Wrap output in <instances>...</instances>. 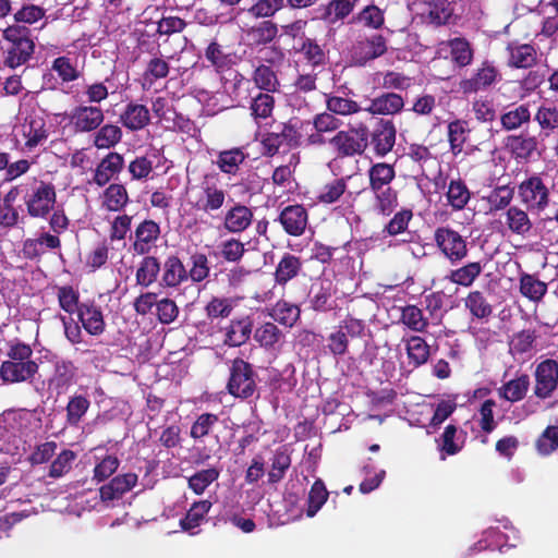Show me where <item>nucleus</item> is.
<instances>
[{
  "label": "nucleus",
  "mask_w": 558,
  "mask_h": 558,
  "mask_svg": "<svg viewBox=\"0 0 558 558\" xmlns=\"http://www.w3.org/2000/svg\"><path fill=\"white\" fill-rule=\"evenodd\" d=\"M533 376H535L533 396L538 400L549 399L558 387V362L546 359L537 363Z\"/></svg>",
  "instance_id": "9b49d317"
},
{
  "label": "nucleus",
  "mask_w": 558,
  "mask_h": 558,
  "mask_svg": "<svg viewBox=\"0 0 558 558\" xmlns=\"http://www.w3.org/2000/svg\"><path fill=\"white\" fill-rule=\"evenodd\" d=\"M252 221V209L245 205L235 204V206L227 209L223 218V228L227 232L240 233L251 227Z\"/></svg>",
  "instance_id": "cd10ccee"
},
{
  "label": "nucleus",
  "mask_w": 558,
  "mask_h": 558,
  "mask_svg": "<svg viewBox=\"0 0 558 558\" xmlns=\"http://www.w3.org/2000/svg\"><path fill=\"white\" fill-rule=\"evenodd\" d=\"M90 401L85 395H74L69 398L66 405V423L76 428L89 410Z\"/></svg>",
  "instance_id": "603ef678"
},
{
  "label": "nucleus",
  "mask_w": 558,
  "mask_h": 558,
  "mask_svg": "<svg viewBox=\"0 0 558 558\" xmlns=\"http://www.w3.org/2000/svg\"><path fill=\"white\" fill-rule=\"evenodd\" d=\"M507 66L517 70H531L537 64V48L529 43L510 41L506 46Z\"/></svg>",
  "instance_id": "4468645a"
},
{
  "label": "nucleus",
  "mask_w": 558,
  "mask_h": 558,
  "mask_svg": "<svg viewBox=\"0 0 558 558\" xmlns=\"http://www.w3.org/2000/svg\"><path fill=\"white\" fill-rule=\"evenodd\" d=\"M137 483V475L129 472L121 475H114L107 484L99 488V497L102 504H108L120 499L133 489Z\"/></svg>",
  "instance_id": "a211bd4d"
},
{
  "label": "nucleus",
  "mask_w": 558,
  "mask_h": 558,
  "mask_svg": "<svg viewBox=\"0 0 558 558\" xmlns=\"http://www.w3.org/2000/svg\"><path fill=\"white\" fill-rule=\"evenodd\" d=\"M253 84L259 92H279L280 83L276 70L265 63H259L252 73Z\"/></svg>",
  "instance_id": "37998d69"
},
{
  "label": "nucleus",
  "mask_w": 558,
  "mask_h": 558,
  "mask_svg": "<svg viewBox=\"0 0 558 558\" xmlns=\"http://www.w3.org/2000/svg\"><path fill=\"white\" fill-rule=\"evenodd\" d=\"M427 4V19L436 27L445 26L452 17L453 8L448 0H423Z\"/></svg>",
  "instance_id": "3c124183"
},
{
  "label": "nucleus",
  "mask_w": 558,
  "mask_h": 558,
  "mask_svg": "<svg viewBox=\"0 0 558 558\" xmlns=\"http://www.w3.org/2000/svg\"><path fill=\"white\" fill-rule=\"evenodd\" d=\"M258 375L252 364L241 357L233 359L230 366V377L226 389L235 399H258Z\"/></svg>",
  "instance_id": "39448f33"
},
{
  "label": "nucleus",
  "mask_w": 558,
  "mask_h": 558,
  "mask_svg": "<svg viewBox=\"0 0 558 558\" xmlns=\"http://www.w3.org/2000/svg\"><path fill=\"white\" fill-rule=\"evenodd\" d=\"M404 107L403 97L395 92H383L374 98H371L368 106L364 107L371 116H396L401 113Z\"/></svg>",
  "instance_id": "6ab92c4d"
},
{
  "label": "nucleus",
  "mask_w": 558,
  "mask_h": 558,
  "mask_svg": "<svg viewBox=\"0 0 558 558\" xmlns=\"http://www.w3.org/2000/svg\"><path fill=\"white\" fill-rule=\"evenodd\" d=\"M142 258L138 269L135 271V281L140 287L148 288L158 280V276L161 271V264L159 258L151 255H144Z\"/></svg>",
  "instance_id": "58836bf2"
},
{
  "label": "nucleus",
  "mask_w": 558,
  "mask_h": 558,
  "mask_svg": "<svg viewBox=\"0 0 558 558\" xmlns=\"http://www.w3.org/2000/svg\"><path fill=\"white\" fill-rule=\"evenodd\" d=\"M187 281L189 277L186 274V266L178 254H170L167 256L163 265H161L160 286L166 288H178Z\"/></svg>",
  "instance_id": "412c9836"
},
{
  "label": "nucleus",
  "mask_w": 558,
  "mask_h": 558,
  "mask_svg": "<svg viewBox=\"0 0 558 558\" xmlns=\"http://www.w3.org/2000/svg\"><path fill=\"white\" fill-rule=\"evenodd\" d=\"M537 138L525 135H511L507 137L506 146L510 148L517 159L527 161L537 153Z\"/></svg>",
  "instance_id": "ea45409f"
},
{
  "label": "nucleus",
  "mask_w": 558,
  "mask_h": 558,
  "mask_svg": "<svg viewBox=\"0 0 558 558\" xmlns=\"http://www.w3.org/2000/svg\"><path fill=\"white\" fill-rule=\"evenodd\" d=\"M368 189H389L396 178L395 166L388 162H376L367 170Z\"/></svg>",
  "instance_id": "72a5a7b5"
},
{
  "label": "nucleus",
  "mask_w": 558,
  "mask_h": 558,
  "mask_svg": "<svg viewBox=\"0 0 558 558\" xmlns=\"http://www.w3.org/2000/svg\"><path fill=\"white\" fill-rule=\"evenodd\" d=\"M94 146L97 149H108L120 143L122 130L119 125L107 123L96 129Z\"/></svg>",
  "instance_id": "bf43d9fd"
},
{
  "label": "nucleus",
  "mask_w": 558,
  "mask_h": 558,
  "mask_svg": "<svg viewBox=\"0 0 558 558\" xmlns=\"http://www.w3.org/2000/svg\"><path fill=\"white\" fill-rule=\"evenodd\" d=\"M308 210L303 205H288L279 213L277 221L292 238L302 236L308 227Z\"/></svg>",
  "instance_id": "ddd939ff"
},
{
  "label": "nucleus",
  "mask_w": 558,
  "mask_h": 558,
  "mask_svg": "<svg viewBox=\"0 0 558 558\" xmlns=\"http://www.w3.org/2000/svg\"><path fill=\"white\" fill-rule=\"evenodd\" d=\"M350 177L335 178L330 182L324 184L320 193L317 195L318 203L331 205L339 202L348 192V180Z\"/></svg>",
  "instance_id": "8fccbe9b"
},
{
  "label": "nucleus",
  "mask_w": 558,
  "mask_h": 558,
  "mask_svg": "<svg viewBox=\"0 0 558 558\" xmlns=\"http://www.w3.org/2000/svg\"><path fill=\"white\" fill-rule=\"evenodd\" d=\"M23 202L28 217L33 219H48L51 210L57 208L54 184L33 178L29 187L25 189Z\"/></svg>",
  "instance_id": "20e7f679"
},
{
  "label": "nucleus",
  "mask_w": 558,
  "mask_h": 558,
  "mask_svg": "<svg viewBox=\"0 0 558 558\" xmlns=\"http://www.w3.org/2000/svg\"><path fill=\"white\" fill-rule=\"evenodd\" d=\"M76 366L73 362L62 361L56 363L54 374L50 377L49 384L60 396L68 391L70 386L75 384Z\"/></svg>",
  "instance_id": "2f4dec72"
},
{
  "label": "nucleus",
  "mask_w": 558,
  "mask_h": 558,
  "mask_svg": "<svg viewBox=\"0 0 558 558\" xmlns=\"http://www.w3.org/2000/svg\"><path fill=\"white\" fill-rule=\"evenodd\" d=\"M329 145L340 158L362 156L368 147V128L361 123L340 130L329 140Z\"/></svg>",
  "instance_id": "0eeeda50"
},
{
  "label": "nucleus",
  "mask_w": 558,
  "mask_h": 558,
  "mask_svg": "<svg viewBox=\"0 0 558 558\" xmlns=\"http://www.w3.org/2000/svg\"><path fill=\"white\" fill-rule=\"evenodd\" d=\"M387 50V39L380 34H375L367 37L366 40L355 44L351 56H353L354 64L364 66L369 61L386 54Z\"/></svg>",
  "instance_id": "dca6fc26"
},
{
  "label": "nucleus",
  "mask_w": 558,
  "mask_h": 558,
  "mask_svg": "<svg viewBox=\"0 0 558 558\" xmlns=\"http://www.w3.org/2000/svg\"><path fill=\"white\" fill-rule=\"evenodd\" d=\"M5 47L3 48V64L15 70L32 59L34 45L32 31L25 26L12 25L3 31Z\"/></svg>",
  "instance_id": "7ed1b4c3"
},
{
  "label": "nucleus",
  "mask_w": 558,
  "mask_h": 558,
  "mask_svg": "<svg viewBox=\"0 0 558 558\" xmlns=\"http://www.w3.org/2000/svg\"><path fill=\"white\" fill-rule=\"evenodd\" d=\"M80 298L78 291L71 286L57 287L58 305L69 315L74 314L81 308L83 302L78 301Z\"/></svg>",
  "instance_id": "338daca9"
},
{
  "label": "nucleus",
  "mask_w": 558,
  "mask_h": 558,
  "mask_svg": "<svg viewBox=\"0 0 558 558\" xmlns=\"http://www.w3.org/2000/svg\"><path fill=\"white\" fill-rule=\"evenodd\" d=\"M295 51L303 54L304 60L307 61L312 68L325 64L326 52L315 38L303 37L301 47L295 48Z\"/></svg>",
  "instance_id": "6e6d98bb"
},
{
  "label": "nucleus",
  "mask_w": 558,
  "mask_h": 558,
  "mask_svg": "<svg viewBox=\"0 0 558 558\" xmlns=\"http://www.w3.org/2000/svg\"><path fill=\"white\" fill-rule=\"evenodd\" d=\"M123 157L121 154L110 151L101 159L99 165L96 166L94 173V183L97 186H105L109 181L122 171Z\"/></svg>",
  "instance_id": "bb28decb"
},
{
  "label": "nucleus",
  "mask_w": 558,
  "mask_h": 558,
  "mask_svg": "<svg viewBox=\"0 0 558 558\" xmlns=\"http://www.w3.org/2000/svg\"><path fill=\"white\" fill-rule=\"evenodd\" d=\"M83 329L93 336L102 335L105 331V320L100 306L95 302H83L80 311L75 313Z\"/></svg>",
  "instance_id": "4be33fe9"
},
{
  "label": "nucleus",
  "mask_w": 558,
  "mask_h": 558,
  "mask_svg": "<svg viewBox=\"0 0 558 558\" xmlns=\"http://www.w3.org/2000/svg\"><path fill=\"white\" fill-rule=\"evenodd\" d=\"M328 498L329 492L326 488L324 481L317 478L310 488L307 509H305V514H307L308 518L315 517L318 510H320L324 504L328 500Z\"/></svg>",
  "instance_id": "052dcab7"
},
{
  "label": "nucleus",
  "mask_w": 558,
  "mask_h": 558,
  "mask_svg": "<svg viewBox=\"0 0 558 558\" xmlns=\"http://www.w3.org/2000/svg\"><path fill=\"white\" fill-rule=\"evenodd\" d=\"M129 204L126 187L121 183L109 184L102 192V207L109 211H122Z\"/></svg>",
  "instance_id": "c03bdc74"
},
{
  "label": "nucleus",
  "mask_w": 558,
  "mask_h": 558,
  "mask_svg": "<svg viewBox=\"0 0 558 558\" xmlns=\"http://www.w3.org/2000/svg\"><path fill=\"white\" fill-rule=\"evenodd\" d=\"M33 350L22 341L11 342L7 360L0 363V380L3 385L32 384L39 365L32 359Z\"/></svg>",
  "instance_id": "f257e3e1"
},
{
  "label": "nucleus",
  "mask_w": 558,
  "mask_h": 558,
  "mask_svg": "<svg viewBox=\"0 0 558 558\" xmlns=\"http://www.w3.org/2000/svg\"><path fill=\"white\" fill-rule=\"evenodd\" d=\"M518 196L529 210L544 211L550 202L549 187L538 174H532L519 183Z\"/></svg>",
  "instance_id": "1a4fd4ad"
},
{
  "label": "nucleus",
  "mask_w": 558,
  "mask_h": 558,
  "mask_svg": "<svg viewBox=\"0 0 558 558\" xmlns=\"http://www.w3.org/2000/svg\"><path fill=\"white\" fill-rule=\"evenodd\" d=\"M227 192L219 186L217 172H209L203 177L199 184L187 189V205L193 210L211 214L220 210L226 203Z\"/></svg>",
  "instance_id": "f03ea898"
},
{
  "label": "nucleus",
  "mask_w": 558,
  "mask_h": 558,
  "mask_svg": "<svg viewBox=\"0 0 558 558\" xmlns=\"http://www.w3.org/2000/svg\"><path fill=\"white\" fill-rule=\"evenodd\" d=\"M397 129L393 120L379 118L374 124L373 131H368V146L373 148L376 157H385L393 150Z\"/></svg>",
  "instance_id": "f8f14e48"
},
{
  "label": "nucleus",
  "mask_w": 558,
  "mask_h": 558,
  "mask_svg": "<svg viewBox=\"0 0 558 558\" xmlns=\"http://www.w3.org/2000/svg\"><path fill=\"white\" fill-rule=\"evenodd\" d=\"M253 330V320L250 316L232 318L226 327L225 344L229 347H241L250 341Z\"/></svg>",
  "instance_id": "a878e982"
},
{
  "label": "nucleus",
  "mask_w": 558,
  "mask_h": 558,
  "mask_svg": "<svg viewBox=\"0 0 558 558\" xmlns=\"http://www.w3.org/2000/svg\"><path fill=\"white\" fill-rule=\"evenodd\" d=\"M253 338L265 349H274L282 340L283 333L276 324L265 323L257 327Z\"/></svg>",
  "instance_id": "69168bd1"
},
{
  "label": "nucleus",
  "mask_w": 558,
  "mask_h": 558,
  "mask_svg": "<svg viewBox=\"0 0 558 558\" xmlns=\"http://www.w3.org/2000/svg\"><path fill=\"white\" fill-rule=\"evenodd\" d=\"M357 2L359 0H330L324 5L320 19L329 24H336L348 17Z\"/></svg>",
  "instance_id": "a18cd8bd"
},
{
  "label": "nucleus",
  "mask_w": 558,
  "mask_h": 558,
  "mask_svg": "<svg viewBox=\"0 0 558 558\" xmlns=\"http://www.w3.org/2000/svg\"><path fill=\"white\" fill-rule=\"evenodd\" d=\"M211 507L213 502L207 499L194 501L184 518L179 521L181 531L191 535L197 534L198 532L195 530L206 521V515L210 512Z\"/></svg>",
  "instance_id": "b1692460"
},
{
  "label": "nucleus",
  "mask_w": 558,
  "mask_h": 558,
  "mask_svg": "<svg viewBox=\"0 0 558 558\" xmlns=\"http://www.w3.org/2000/svg\"><path fill=\"white\" fill-rule=\"evenodd\" d=\"M70 122L76 132L89 133L100 128L104 122L101 107L80 105L71 110Z\"/></svg>",
  "instance_id": "2eb2a0df"
},
{
  "label": "nucleus",
  "mask_w": 558,
  "mask_h": 558,
  "mask_svg": "<svg viewBox=\"0 0 558 558\" xmlns=\"http://www.w3.org/2000/svg\"><path fill=\"white\" fill-rule=\"evenodd\" d=\"M205 60L209 62L213 70L218 74L230 70L233 64L232 54L226 52L217 39L210 41L205 48Z\"/></svg>",
  "instance_id": "c9c22d12"
},
{
  "label": "nucleus",
  "mask_w": 558,
  "mask_h": 558,
  "mask_svg": "<svg viewBox=\"0 0 558 558\" xmlns=\"http://www.w3.org/2000/svg\"><path fill=\"white\" fill-rule=\"evenodd\" d=\"M405 344V351L408 356V363L412 367H420L427 363L429 357V345L418 335L410 336L409 338L402 339Z\"/></svg>",
  "instance_id": "c756f323"
},
{
  "label": "nucleus",
  "mask_w": 558,
  "mask_h": 558,
  "mask_svg": "<svg viewBox=\"0 0 558 558\" xmlns=\"http://www.w3.org/2000/svg\"><path fill=\"white\" fill-rule=\"evenodd\" d=\"M327 113L348 117L361 112L362 107L354 100L342 96L325 95Z\"/></svg>",
  "instance_id": "5fc2aeb1"
},
{
  "label": "nucleus",
  "mask_w": 558,
  "mask_h": 558,
  "mask_svg": "<svg viewBox=\"0 0 558 558\" xmlns=\"http://www.w3.org/2000/svg\"><path fill=\"white\" fill-rule=\"evenodd\" d=\"M272 93L259 92L252 97L251 101V116L255 120L269 119L272 114L276 100L274 99Z\"/></svg>",
  "instance_id": "0e129e2a"
},
{
  "label": "nucleus",
  "mask_w": 558,
  "mask_h": 558,
  "mask_svg": "<svg viewBox=\"0 0 558 558\" xmlns=\"http://www.w3.org/2000/svg\"><path fill=\"white\" fill-rule=\"evenodd\" d=\"M505 217L506 227L511 233L523 238L530 234L533 226L526 211L518 206H511L506 210Z\"/></svg>",
  "instance_id": "a19ab883"
},
{
  "label": "nucleus",
  "mask_w": 558,
  "mask_h": 558,
  "mask_svg": "<svg viewBox=\"0 0 558 558\" xmlns=\"http://www.w3.org/2000/svg\"><path fill=\"white\" fill-rule=\"evenodd\" d=\"M465 433L460 430L452 424L445 427L439 440V449L447 456H453L460 452L463 446V438Z\"/></svg>",
  "instance_id": "13d9d810"
},
{
  "label": "nucleus",
  "mask_w": 558,
  "mask_h": 558,
  "mask_svg": "<svg viewBox=\"0 0 558 558\" xmlns=\"http://www.w3.org/2000/svg\"><path fill=\"white\" fill-rule=\"evenodd\" d=\"M531 386L530 375L526 373H520L514 378L505 383L497 389V393L500 399L506 400L510 403H517L520 400H524L527 390Z\"/></svg>",
  "instance_id": "c85d7f7f"
},
{
  "label": "nucleus",
  "mask_w": 558,
  "mask_h": 558,
  "mask_svg": "<svg viewBox=\"0 0 558 558\" xmlns=\"http://www.w3.org/2000/svg\"><path fill=\"white\" fill-rule=\"evenodd\" d=\"M434 243L444 258L451 265H459L468 257L469 248L465 236L450 227H438L434 231Z\"/></svg>",
  "instance_id": "6e6552de"
},
{
  "label": "nucleus",
  "mask_w": 558,
  "mask_h": 558,
  "mask_svg": "<svg viewBox=\"0 0 558 558\" xmlns=\"http://www.w3.org/2000/svg\"><path fill=\"white\" fill-rule=\"evenodd\" d=\"M447 130L449 148H451L452 155L457 156L462 151L463 145L468 138V122L465 120L456 119L448 123Z\"/></svg>",
  "instance_id": "4d7b16f0"
},
{
  "label": "nucleus",
  "mask_w": 558,
  "mask_h": 558,
  "mask_svg": "<svg viewBox=\"0 0 558 558\" xmlns=\"http://www.w3.org/2000/svg\"><path fill=\"white\" fill-rule=\"evenodd\" d=\"M301 313L302 311L295 303L281 299L272 305L269 311V316L280 325L292 328L300 319Z\"/></svg>",
  "instance_id": "473e14b6"
},
{
  "label": "nucleus",
  "mask_w": 558,
  "mask_h": 558,
  "mask_svg": "<svg viewBox=\"0 0 558 558\" xmlns=\"http://www.w3.org/2000/svg\"><path fill=\"white\" fill-rule=\"evenodd\" d=\"M519 291L527 300L539 302L547 291V286L543 280L533 275L522 274L519 278Z\"/></svg>",
  "instance_id": "864d4df0"
},
{
  "label": "nucleus",
  "mask_w": 558,
  "mask_h": 558,
  "mask_svg": "<svg viewBox=\"0 0 558 558\" xmlns=\"http://www.w3.org/2000/svg\"><path fill=\"white\" fill-rule=\"evenodd\" d=\"M336 288L330 280H323L311 287L310 307L317 313H328L336 308Z\"/></svg>",
  "instance_id": "aec40b11"
},
{
  "label": "nucleus",
  "mask_w": 558,
  "mask_h": 558,
  "mask_svg": "<svg viewBox=\"0 0 558 558\" xmlns=\"http://www.w3.org/2000/svg\"><path fill=\"white\" fill-rule=\"evenodd\" d=\"M291 466V454L286 447L276 449L270 459L268 484L275 486L283 481L286 472Z\"/></svg>",
  "instance_id": "4c0bfd02"
},
{
  "label": "nucleus",
  "mask_w": 558,
  "mask_h": 558,
  "mask_svg": "<svg viewBox=\"0 0 558 558\" xmlns=\"http://www.w3.org/2000/svg\"><path fill=\"white\" fill-rule=\"evenodd\" d=\"M537 340L535 329H523L513 333L510 340V352L513 355H524L531 353Z\"/></svg>",
  "instance_id": "e2e57ef3"
},
{
  "label": "nucleus",
  "mask_w": 558,
  "mask_h": 558,
  "mask_svg": "<svg viewBox=\"0 0 558 558\" xmlns=\"http://www.w3.org/2000/svg\"><path fill=\"white\" fill-rule=\"evenodd\" d=\"M484 265L480 262H471L459 268L449 270L447 280L459 287H472L481 276Z\"/></svg>",
  "instance_id": "e433bc0d"
},
{
  "label": "nucleus",
  "mask_w": 558,
  "mask_h": 558,
  "mask_svg": "<svg viewBox=\"0 0 558 558\" xmlns=\"http://www.w3.org/2000/svg\"><path fill=\"white\" fill-rule=\"evenodd\" d=\"M304 122L298 118H290L278 124L277 131L266 132L262 138V154L272 157L278 154L279 148L287 146L296 148L302 145V129Z\"/></svg>",
  "instance_id": "423d86ee"
},
{
  "label": "nucleus",
  "mask_w": 558,
  "mask_h": 558,
  "mask_svg": "<svg viewBox=\"0 0 558 558\" xmlns=\"http://www.w3.org/2000/svg\"><path fill=\"white\" fill-rule=\"evenodd\" d=\"M464 306L474 319L487 320L493 314V305L488 302L484 292L469 291L464 299Z\"/></svg>",
  "instance_id": "79ce46f5"
},
{
  "label": "nucleus",
  "mask_w": 558,
  "mask_h": 558,
  "mask_svg": "<svg viewBox=\"0 0 558 558\" xmlns=\"http://www.w3.org/2000/svg\"><path fill=\"white\" fill-rule=\"evenodd\" d=\"M191 268L186 269L187 277L193 283H199L210 276V265L205 253L196 252L190 257Z\"/></svg>",
  "instance_id": "774afa93"
},
{
  "label": "nucleus",
  "mask_w": 558,
  "mask_h": 558,
  "mask_svg": "<svg viewBox=\"0 0 558 558\" xmlns=\"http://www.w3.org/2000/svg\"><path fill=\"white\" fill-rule=\"evenodd\" d=\"M159 238V223L150 219L142 220L134 230L133 253L136 255H148Z\"/></svg>",
  "instance_id": "f3484780"
},
{
  "label": "nucleus",
  "mask_w": 558,
  "mask_h": 558,
  "mask_svg": "<svg viewBox=\"0 0 558 558\" xmlns=\"http://www.w3.org/2000/svg\"><path fill=\"white\" fill-rule=\"evenodd\" d=\"M531 120L530 106L522 104L500 116L504 130H518Z\"/></svg>",
  "instance_id": "680f3d73"
},
{
  "label": "nucleus",
  "mask_w": 558,
  "mask_h": 558,
  "mask_svg": "<svg viewBox=\"0 0 558 558\" xmlns=\"http://www.w3.org/2000/svg\"><path fill=\"white\" fill-rule=\"evenodd\" d=\"M119 119L123 128L132 132L144 129L151 120L148 108L135 101L128 102Z\"/></svg>",
  "instance_id": "5701e85b"
},
{
  "label": "nucleus",
  "mask_w": 558,
  "mask_h": 558,
  "mask_svg": "<svg viewBox=\"0 0 558 558\" xmlns=\"http://www.w3.org/2000/svg\"><path fill=\"white\" fill-rule=\"evenodd\" d=\"M471 196L472 194L463 180L458 178L449 181L446 198L447 205H449L452 210H463Z\"/></svg>",
  "instance_id": "de8ad7c7"
},
{
  "label": "nucleus",
  "mask_w": 558,
  "mask_h": 558,
  "mask_svg": "<svg viewBox=\"0 0 558 558\" xmlns=\"http://www.w3.org/2000/svg\"><path fill=\"white\" fill-rule=\"evenodd\" d=\"M500 81V73L493 62L485 60L473 74L459 82V90L464 95L485 92Z\"/></svg>",
  "instance_id": "9d476101"
},
{
  "label": "nucleus",
  "mask_w": 558,
  "mask_h": 558,
  "mask_svg": "<svg viewBox=\"0 0 558 558\" xmlns=\"http://www.w3.org/2000/svg\"><path fill=\"white\" fill-rule=\"evenodd\" d=\"M447 47L452 63L459 69H464L472 64L474 50L465 37H453L448 39Z\"/></svg>",
  "instance_id": "7c9ffc66"
},
{
  "label": "nucleus",
  "mask_w": 558,
  "mask_h": 558,
  "mask_svg": "<svg viewBox=\"0 0 558 558\" xmlns=\"http://www.w3.org/2000/svg\"><path fill=\"white\" fill-rule=\"evenodd\" d=\"M278 26L271 20H264L246 31V37L253 46H266L277 38Z\"/></svg>",
  "instance_id": "49530a36"
},
{
  "label": "nucleus",
  "mask_w": 558,
  "mask_h": 558,
  "mask_svg": "<svg viewBox=\"0 0 558 558\" xmlns=\"http://www.w3.org/2000/svg\"><path fill=\"white\" fill-rule=\"evenodd\" d=\"M246 159V154L242 148L233 147L230 150H220L217 156L216 165L220 172L234 175L239 172L241 163Z\"/></svg>",
  "instance_id": "09e8293b"
},
{
  "label": "nucleus",
  "mask_w": 558,
  "mask_h": 558,
  "mask_svg": "<svg viewBox=\"0 0 558 558\" xmlns=\"http://www.w3.org/2000/svg\"><path fill=\"white\" fill-rule=\"evenodd\" d=\"M302 258L292 253H283L275 270V282L279 287H286L290 281L302 274Z\"/></svg>",
  "instance_id": "393cba45"
},
{
  "label": "nucleus",
  "mask_w": 558,
  "mask_h": 558,
  "mask_svg": "<svg viewBox=\"0 0 558 558\" xmlns=\"http://www.w3.org/2000/svg\"><path fill=\"white\" fill-rule=\"evenodd\" d=\"M374 196V210L383 217H389L398 206V193L391 187L369 189Z\"/></svg>",
  "instance_id": "f704fd0d"
}]
</instances>
